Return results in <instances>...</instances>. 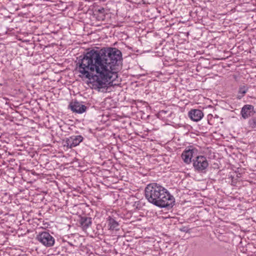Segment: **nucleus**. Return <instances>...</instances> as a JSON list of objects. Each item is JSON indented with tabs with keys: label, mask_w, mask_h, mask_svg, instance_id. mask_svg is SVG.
<instances>
[{
	"label": "nucleus",
	"mask_w": 256,
	"mask_h": 256,
	"mask_svg": "<svg viewBox=\"0 0 256 256\" xmlns=\"http://www.w3.org/2000/svg\"><path fill=\"white\" fill-rule=\"evenodd\" d=\"M68 106L72 112L78 114H82L86 110V106L78 101L70 102Z\"/></svg>",
	"instance_id": "1a4fd4ad"
},
{
	"label": "nucleus",
	"mask_w": 256,
	"mask_h": 256,
	"mask_svg": "<svg viewBox=\"0 0 256 256\" xmlns=\"http://www.w3.org/2000/svg\"><path fill=\"white\" fill-rule=\"evenodd\" d=\"M68 244H69L70 245H71V246H72V244L71 243H70V242H68Z\"/></svg>",
	"instance_id": "f3484780"
},
{
	"label": "nucleus",
	"mask_w": 256,
	"mask_h": 256,
	"mask_svg": "<svg viewBox=\"0 0 256 256\" xmlns=\"http://www.w3.org/2000/svg\"><path fill=\"white\" fill-rule=\"evenodd\" d=\"M255 113L254 106L251 104H245L241 109L240 114L246 120L253 116Z\"/></svg>",
	"instance_id": "6e6552de"
},
{
	"label": "nucleus",
	"mask_w": 256,
	"mask_h": 256,
	"mask_svg": "<svg viewBox=\"0 0 256 256\" xmlns=\"http://www.w3.org/2000/svg\"><path fill=\"white\" fill-rule=\"evenodd\" d=\"M96 12H98V14H102V16H104L105 14L106 13V10L104 8L100 7L99 8H97L96 9Z\"/></svg>",
	"instance_id": "2eb2a0df"
},
{
	"label": "nucleus",
	"mask_w": 256,
	"mask_h": 256,
	"mask_svg": "<svg viewBox=\"0 0 256 256\" xmlns=\"http://www.w3.org/2000/svg\"><path fill=\"white\" fill-rule=\"evenodd\" d=\"M83 140L84 138L81 135L72 136L66 138L64 146L72 148L79 145Z\"/></svg>",
	"instance_id": "0eeeda50"
},
{
	"label": "nucleus",
	"mask_w": 256,
	"mask_h": 256,
	"mask_svg": "<svg viewBox=\"0 0 256 256\" xmlns=\"http://www.w3.org/2000/svg\"><path fill=\"white\" fill-rule=\"evenodd\" d=\"M164 187L156 182L149 184L144 190L145 198L152 204V200L154 201L156 198H158V196L164 193Z\"/></svg>",
	"instance_id": "7ed1b4c3"
},
{
	"label": "nucleus",
	"mask_w": 256,
	"mask_h": 256,
	"mask_svg": "<svg viewBox=\"0 0 256 256\" xmlns=\"http://www.w3.org/2000/svg\"><path fill=\"white\" fill-rule=\"evenodd\" d=\"M250 86L242 84L240 85L236 96V98L238 100H241L248 92Z\"/></svg>",
	"instance_id": "f8f14e48"
},
{
	"label": "nucleus",
	"mask_w": 256,
	"mask_h": 256,
	"mask_svg": "<svg viewBox=\"0 0 256 256\" xmlns=\"http://www.w3.org/2000/svg\"><path fill=\"white\" fill-rule=\"evenodd\" d=\"M122 60V52L116 48L92 49L79 57L75 71L80 78H88L93 88L100 90L113 81L114 67Z\"/></svg>",
	"instance_id": "f257e3e1"
},
{
	"label": "nucleus",
	"mask_w": 256,
	"mask_h": 256,
	"mask_svg": "<svg viewBox=\"0 0 256 256\" xmlns=\"http://www.w3.org/2000/svg\"><path fill=\"white\" fill-rule=\"evenodd\" d=\"M198 153L197 148L192 146H190L182 152L181 157L185 163L189 164L192 162V158L196 156Z\"/></svg>",
	"instance_id": "423d86ee"
},
{
	"label": "nucleus",
	"mask_w": 256,
	"mask_h": 256,
	"mask_svg": "<svg viewBox=\"0 0 256 256\" xmlns=\"http://www.w3.org/2000/svg\"><path fill=\"white\" fill-rule=\"evenodd\" d=\"M189 118L193 121L198 122L204 116V114L200 110L193 109L188 112Z\"/></svg>",
	"instance_id": "9b49d317"
},
{
	"label": "nucleus",
	"mask_w": 256,
	"mask_h": 256,
	"mask_svg": "<svg viewBox=\"0 0 256 256\" xmlns=\"http://www.w3.org/2000/svg\"><path fill=\"white\" fill-rule=\"evenodd\" d=\"M80 227L83 230H86L92 224V218L86 216H80L79 220Z\"/></svg>",
	"instance_id": "9d476101"
},
{
	"label": "nucleus",
	"mask_w": 256,
	"mask_h": 256,
	"mask_svg": "<svg viewBox=\"0 0 256 256\" xmlns=\"http://www.w3.org/2000/svg\"><path fill=\"white\" fill-rule=\"evenodd\" d=\"M164 193L158 196L154 201L152 200V204L160 208H172L175 202V199L173 196L171 195L169 192L166 188L163 190Z\"/></svg>",
	"instance_id": "f03ea898"
},
{
	"label": "nucleus",
	"mask_w": 256,
	"mask_h": 256,
	"mask_svg": "<svg viewBox=\"0 0 256 256\" xmlns=\"http://www.w3.org/2000/svg\"><path fill=\"white\" fill-rule=\"evenodd\" d=\"M36 240L46 247H52L55 243V238L46 231L40 233L36 236Z\"/></svg>",
	"instance_id": "39448f33"
},
{
	"label": "nucleus",
	"mask_w": 256,
	"mask_h": 256,
	"mask_svg": "<svg viewBox=\"0 0 256 256\" xmlns=\"http://www.w3.org/2000/svg\"><path fill=\"white\" fill-rule=\"evenodd\" d=\"M248 124L249 127L252 128H256V116H253L249 120Z\"/></svg>",
	"instance_id": "4468645a"
},
{
	"label": "nucleus",
	"mask_w": 256,
	"mask_h": 256,
	"mask_svg": "<svg viewBox=\"0 0 256 256\" xmlns=\"http://www.w3.org/2000/svg\"><path fill=\"white\" fill-rule=\"evenodd\" d=\"M107 222L110 227V230H117L118 229V227L119 226V224L118 222H116L114 218L110 216H108L107 218Z\"/></svg>",
	"instance_id": "ddd939ff"
},
{
	"label": "nucleus",
	"mask_w": 256,
	"mask_h": 256,
	"mask_svg": "<svg viewBox=\"0 0 256 256\" xmlns=\"http://www.w3.org/2000/svg\"><path fill=\"white\" fill-rule=\"evenodd\" d=\"M180 232H190V229L187 227L185 226H183L182 228H180Z\"/></svg>",
	"instance_id": "dca6fc26"
},
{
	"label": "nucleus",
	"mask_w": 256,
	"mask_h": 256,
	"mask_svg": "<svg viewBox=\"0 0 256 256\" xmlns=\"http://www.w3.org/2000/svg\"><path fill=\"white\" fill-rule=\"evenodd\" d=\"M194 170L198 172L205 173L208 166L206 158L203 156H197L192 160Z\"/></svg>",
	"instance_id": "20e7f679"
}]
</instances>
